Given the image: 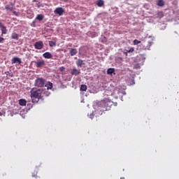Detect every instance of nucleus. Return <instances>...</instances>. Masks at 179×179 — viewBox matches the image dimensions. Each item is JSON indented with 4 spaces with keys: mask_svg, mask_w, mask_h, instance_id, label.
Masks as SVG:
<instances>
[{
    "mask_svg": "<svg viewBox=\"0 0 179 179\" xmlns=\"http://www.w3.org/2000/svg\"><path fill=\"white\" fill-rule=\"evenodd\" d=\"M114 105V102L108 98H105L99 103L101 111H108L111 109V106Z\"/></svg>",
    "mask_w": 179,
    "mask_h": 179,
    "instance_id": "f257e3e1",
    "label": "nucleus"
},
{
    "mask_svg": "<svg viewBox=\"0 0 179 179\" xmlns=\"http://www.w3.org/2000/svg\"><path fill=\"white\" fill-rule=\"evenodd\" d=\"M43 90L41 89L33 88L31 93V99L32 100V103H38L40 101V99H41V94H43Z\"/></svg>",
    "mask_w": 179,
    "mask_h": 179,
    "instance_id": "f03ea898",
    "label": "nucleus"
},
{
    "mask_svg": "<svg viewBox=\"0 0 179 179\" xmlns=\"http://www.w3.org/2000/svg\"><path fill=\"white\" fill-rule=\"evenodd\" d=\"M45 85V80L43 78H38L36 80L35 86L37 87H43Z\"/></svg>",
    "mask_w": 179,
    "mask_h": 179,
    "instance_id": "7ed1b4c3",
    "label": "nucleus"
},
{
    "mask_svg": "<svg viewBox=\"0 0 179 179\" xmlns=\"http://www.w3.org/2000/svg\"><path fill=\"white\" fill-rule=\"evenodd\" d=\"M34 47L36 50H43V47H44V43L43 41H39L35 43Z\"/></svg>",
    "mask_w": 179,
    "mask_h": 179,
    "instance_id": "20e7f679",
    "label": "nucleus"
},
{
    "mask_svg": "<svg viewBox=\"0 0 179 179\" xmlns=\"http://www.w3.org/2000/svg\"><path fill=\"white\" fill-rule=\"evenodd\" d=\"M64 12H65V10L61 7L57 8L55 10V13L59 16H62V15H64Z\"/></svg>",
    "mask_w": 179,
    "mask_h": 179,
    "instance_id": "39448f33",
    "label": "nucleus"
},
{
    "mask_svg": "<svg viewBox=\"0 0 179 179\" xmlns=\"http://www.w3.org/2000/svg\"><path fill=\"white\" fill-rule=\"evenodd\" d=\"M0 29L1 30V36H3V34H6L8 33V29L2 22H0Z\"/></svg>",
    "mask_w": 179,
    "mask_h": 179,
    "instance_id": "423d86ee",
    "label": "nucleus"
},
{
    "mask_svg": "<svg viewBox=\"0 0 179 179\" xmlns=\"http://www.w3.org/2000/svg\"><path fill=\"white\" fill-rule=\"evenodd\" d=\"M36 68H41L45 65V62L43 59L35 62Z\"/></svg>",
    "mask_w": 179,
    "mask_h": 179,
    "instance_id": "0eeeda50",
    "label": "nucleus"
},
{
    "mask_svg": "<svg viewBox=\"0 0 179 179\" xmlns=\"http://www.w3.org/2000/svg\"><path fill=\"white\" fill-rule=\"evenodd\" d=\"M11 62L12 64H19V65H20L22 64V59L19 57H13L11 59Z\"/></svg>",
    "mask_w": 179,
    "mask_h": 179,
    "instance_id": "6e6552de",
    "label": "nucleus"
},
{
    "mask_svg": "<svg viewBox=\"0 0 179 179\" xmlns=\"http://www.w3.org/2000/svg\"><path fill=\"white\" fill-rule=\"evenodd\" d=\"M43 57L46 59H51V58H52V55L49 52H46L43 55Z\"/></svg>",
    "mask_w": 179,
    "mask_h": 179,
    "instance_id": "1a4fd4ad",
    "label": "nucleus"
},
{
    "mask_svg": "<svg viewBox=\"0 0 179 179\" xmlns=\"http://www.w3.org/2000/svg\"><path fill=\"white\" fill-rule=\"evenodd\" d=\"M151 46H152V42H148L147 45H145V43L143 44V50H150Z\"/></svg>",
    "mask_w": 179,
    "mask_h": 179,
    "instance_id": "9d476101",
    "label": "nucleus"
},
{
    "mask_svg": "<svg viewBox=\"0 0 179 179\" xmlns=\"http://www.w3.org/2000/svg\"><path fill=\"white\" fill-rule=\"evenodd\" d=\"M78 54V50L76 48H71L70 50V55L73 57V55H76Z\"/></svg>",
    "mask_w": 179,
    "mask_h": 179,
    "instance_id": "9b49d317",
    "label": "nucleus"
},
{
    "mask_svg": "<svg viewBox=\"0 0 179 179\" xmlns=\"http://www.w3.org/2000/svg\"><path fill=\"white\" fill-rule=\"evenodd\" d=\"M77 66H80V68H82L83 65H85V63H83V60L79 59L76 62Z\"/></svg>",
    "mask_w": 179,
    "mask_h": 179,
    "instance_id": "f8f14e48",
    "label": "nucleus"
},
{
    "mask_svg": "<svg viewBox=\"0 0 179 179\" xmlns=\"http://www.w3.org/2000/svg\"><path fill=\"white\" fill-rule=\"evenodd\" d=\"M80 73V71L74 69L72 70L71 71V75H74L75 76H78V75H79Z\"/></svg>",
    "mask_w": 179,
    "mask_h": 179,
    "instance_id": "ddd939ff",
    "label": "nucleus"
},
{
    "mask_svg": "<svg viewBox=\"0 0 179 179\" xmlns=\"http://www.w3.org/2000/svg\"><path fill=\"white\" fill-rule=\"evenodd\" d=\"M5 9L6 10H10V12H13V6L9 5V4H7L5 6Z\"/></svg>",
    "mask_w": 179,
    "mask_h": 179,
    "instance_id": "4468645a",
    "label": "nucleus"
},
{
    "mask_svg": "<svg viewBox=\"0 0 179 179\" xmlns=\"http://www.w3.org/2000/svg\"><path fill=\"white\" fill-rule=\"evenodd\" d=\"M164 16V13L163 11H157V17L158 19H162Z\"/></svg>",
    "mask_w": 179,
    "mask_h": 179,
    "instance_id": "2eb2a0df",
    "label": "nucleus"
},
{
    "mask_svg": "<svg viewBox=\"0 0 179 179\" xmlns=\"http://www.w3.org/2000/svg\"><path fill=\"white\" fill-rule=\"evenodd\" d=\"M36 20H38L39 22L44 20V15L38 14L36 17Z\"/></svg>",
    "mask_w": 179,
    "mask_h": 179,
    "instance_id": "dca6fc26",
    "label": "nucleus"
},
{
    "mask_svg": "<svg viewBox=\"0 0 179 179\" xmlns=\"http://www.w3.org/2000/svg\"><path fill=\"white\" fill-rule=\"evenodd\" d=\"M11 38H13V40H19V34H16V32L13 33Z\"/></svg>",
    "mask_w": 179,
    "mask_h": 179,
    "instance_id": "f3484780",
    "label": "nucleus"
},
{
    "mask_svg": "<svg viewBox=\"0 0 179 179\" xmlns=\"http://www.w3.org/2000/svg\"><path fill=\"white\" fill-rule=\"evenodd\" d=\"M45 87L47 88V90H50L51 89H52V83H47L45 85Z\"/></svg>",
    "mask_w": 179,
    "mask_h": 179,
    "instance_id": "a211bd4d",
    "label": "nucleus"
},
{
    "mask_svg": "<svg viewBox=\"0 0 179 179\" xmlns=\"http://www.w3.org/2000/svg\"><path fill=\"white\" fill-rule=\"evenodd\" d=\"M96 5L99 8H101V6H104V1H103V0H98L97 2H96Z\"/></svg>",
    "mask_w": 179,
    "mask_h": 179,
    "instance_id": "6ab92c4d",
    "label": "nucleus"
},
{
    "mask_svg": "<svg viewBox=\"0 0 179 179\" xmlns=\"http://www.w3.org/2000/svg\"><path fill=\"white\" fill-rule=\"evenodd\" d=\"M27 103V101L25 99H21L19 100L20 106H26Z\"/></svg>",
    "mask_w": 179,
    "mask_h": 179,
    "instance_id": "aec40b11",
    "label": "nucleus"
},
{
    "mask_svg": "<svg viewBox=\"0 0 179 179\" xmlns=\"http://www.w3.org/2000/svg\"><path fill=\"white\" fill-rule=\"evenodd\" d=\"M114 72H115V70L113 68L108 69L107 70L108 75H113V73H114Z\"/></svg>",
    "mask_w": 179,
    "mask_h": 179,
    "instance_id": "412c9836",
    "label": "nucleus"
},
{
    "mask_svg": "<svg viewBox=\"0 0 179 179\" xmlns=\"http://www.w3.org/2000/svg\"><path fill=\"white\" fill-rule=\"evenodd\" d=\"M157 6H164V0H158Z\"/></svg>",
    "mask_w": 179,
    "mask_h": 179,
    "instance_id": "4be33fe9",
    "label": "nucleus"
},
{
    "mask_svg": "<svg viewBox=\"0 0 179 179\" xmlns=\"http://www.w3.org/2000/svg\"><path fill=\"white\" fill-rule=\"evenodd\" d=\"M80 90L82 92H86V90H87V85H81Z\"/></svg>",
    "mask_w": 179,
    "mask_h": 179,
    "instance_id": "5701e85b",
    "label": "nucleus"
},
{
    "mask_svg": "<svg viewBox=\"0 0 179 179\" xmlns=\"http://www.w3.org/2000/svg\"><path fill=\"white\" fill-rule=\"evenodd\" d=\"M49 45H50V47H54V46L57 45V43L52 41H50Z\"/></svg>",
    "mask_w": 179,
    "mask_h": 179,
    "instance_id": "b1692460",
    "label": "nucleus"
},
{
    "mask_svg": "<svg viewBox=\"0 0 179 179\" xmlns=\"http://www.w3.org/2000/svg\"><path fill=\"white\" fill-rule=\"evenodd\" d=\"M133 43L134 45H138V44H141V41H138V39H135L134 41H133Z\"/></svg>",
    "mask_w": 179,
    "mask_h": 179,
    "instance_id": "393cba45",
    "label": "nucleus"
},
{
    "mask_svg": "<svg viewBox=\"0 0 179 179\" xmlns=\"http://www.w3.org/2000/svg\"><path fill=\"white\" fill-rule=\"evenodd\" d=\"M43 94H44V96H45L46 97H48V96H50V94H51V93H50V92H48V91H45V92H43Z\"/></svg>",
    "mask_w": 179,
    "mask_h": 179,
    "instance_id": "a878e982",
    "label": "nucleus"
},
{
    "mask_svg": "<svg viewBox=\"0 0 179 179\" xmlns=\"http://www.w3.org/2000/svg\"><path fill=\"white\" fill-rule=\"evenodd\" d=\"M126 51H127L126 52V54H127V52H134V48H131L129 50H126Z\"/></svg>",
    "mask_w": 179,
    "mask_h": 179,
    "instance_id": "bb28decb",
    "label": "nucleus"
},
{
    "mask_svg": "<svg viewBox=\"0 0 179 179\" xmlns=\"http://www.w3.org/2000/svg\"><path fill=\"white\" fill-rule=\"evenodd\" d=\"M13 14L14 15V16H19V13H17V12H16V11H15V10H13Z\"/></svg>",
    "mask_w": 179,
    "mask_h": 179,
    "instance_id": "cd10ccee",
    "label": "nucleus"
},
{
    "mask_svg": "<svg viewBox=\"0 0 179 179\" xmlns=\"http://www.w3.org/2000/svg\"><path fill=\"white\" fill-rule=\"evenodd\" d=\"M3 41H5V38H3L1 36H0V43H3Z\"/></svg>",
    "mask_w": 179,
    "mask_h": 179,
    "instance_id": "c85d7f7f",
    "label": "nucleus"
},
{
    "mask_svg": "<svg viewBox=\"0 0 179 179\" xmlns=\"http://www.w3.org/2000/svg\"><path fill=\"white\" fill-rule=\"evenodd\" d=\"M59 71H60L61 72H62L63 71H65V67H64V66L60 67V68H59Z\"/></svg>",
    "mask_w": 179,
    "mask_h": 179,
    "instance_id": "c756f323",
    "label": "nucleus"
},
{
    "mask_svg": "<svg viewBox=\"0 0 179 179\" xmlns=\"http://www.w3.org/2000/svg\"><path fill=\"white\" fill-rule=\"evenodd\" d=\"M113 104H114V106H118V103H117V102L113 103Z\"/></svg>",
    "mask_w": 179,
    "mask_h": 179,
    "instance_id": "7c9ffc66",
    "label": "nucleus"
},
{
    "mask_svg": "<svg viewBox=\"0 0 179 179\" xmlns=\"http://www.w3.org/2000/svg\"><path fill=\"white\" fill-rule=\"evenodd\" d=\"M32 177H37V174L36 173V174H33Z\"/></svg>",
    "mask_w": 179,
    "mask_h": 179,
    "instance_id": "2f4dec72",
    "label": "nucleus"
},
{
    "mask_svg": "<svg viewBox=\"0 0 179 179\" xmlns=\"http://www.w3.org/2000/svg\"><path fill=\"white\" fill-rule=\"evenodd\" d=\"M0 115H2V113L0 112Z\"/></svg>",
    "mask_w": 179,
    "mask_h": 179,
    "instance_id": "473e14b6",
    "label": "nucleus"
},
{
    "mask_svg": "<svg viewBox=\"0 0 179 179\" xmlns=\"http://www.w3.org/2000/svg\"><path fill=\"white\" fill-rule=\"evenodd\" d=\"M121 179H124V178H121Z\"/></svg>",
    "mask_w": 179,
    "mask_h": 179,
    "instance_id": "72a5a7b5",
    "label": "nucleus"
}]
</instances>
